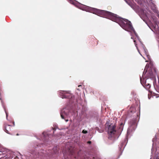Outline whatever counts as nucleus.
Segmentation results:
<instances>
[{"mask_svg": "<svg viewBox=\"0 0 159 159\" xmlns=\"http://www.w3.org/2000/svg\"><path fill=\"white\" fill-rule=\"evenodd\" d=\"M9 125H8L7 127H9Z\"/></svg>", "mask_w": 159, "mask_h": 159, "instance_id": "393cba45", "label": "nucleus"}, {"mask_svg": "<svg viewBox=\"0 0 159 159\" xmlns=\"http://www.w3.org/2000/svg\"><path fill=\"white\" fill-rule=\"evenodd\" d=\"M46 133L45 132H43L42 134V136L44 137H47L45 136V134H46Z\"/></svg>", "mask_w": 159, "mask_h": 159, "instance_id": "2eb2a0df", "label": "nucleus"}, {"mask_svg": "<svg viewBox=\"0 0 159 159\" xmlns=\"http://www.w3.org/2000/svg\"><path fill=\"white\" fill-rule=\"evenodd\" d=\"M132 7L133 8V9L136 11V12L137 13L138 12V11L136 10L137 9H138L139 8V7L138 6H136L135 7Z\"/></svg>", "mask_w": 159, "mask_h": 159, "instance_id": "9b49d317", "label": "nucleus"}, {"mask_svg": "<svg viewBox=\"0 0 159 159\" xmlns=\"http://www.w3.org/2000/svg\"><path fill=\"white\" fill-rule=\"evenodd\" d=\"M6 128H7L6 127L5 129H4L5 131L7 133V134H9L10 133H9V130H7Z\"/></svg>", "mask_w": 159, "mask_h": 159, "instance_id": "f8f14e48", "label": "nucleus"}, {"mask_svg": "<svg viewBox=\"0 0 159 159\" xmlns=\"http://www.w3.org/2000/svg\"><path fill=\"white\" fill-rule=\"evenodd\" d=\"M91 142L90 141H89L87 142V143L88 144H91Z\"/></svg>", "mask_w": 159, "mask_h": 159, "instance_id": "a211bd4d", "label": "nucleus"}, {"mask_svg": "<svg viewBox=\"0 0 159 159\" xmlns=\"http://www.w3.org/2000/svg\"><path fill=\"white\" fill-rule=\"evenodd\" d=\"M16 157H16V156H15V157H14V159L15 158H16Z\"/></svg>", "mask_w": 159, "mask_h": 159, "instance_id": "4be33fe9", "label": "nucleus"}, {"mask_svg": "<svg viewBox=\"0 0 159 159\" xmlns=\"http://www.w3.org/2000/svg\"><path fill=\"white\" fill-rule=\"evenodd\" d=\"M5 112H6V118L7 120H8L7 117H8V113H7L6 111Z\"/></svg>", "mask_w": 159, "mask_h": 159, "instance_id": "dca6fc26", "label": "nucleus"}, {"mask_svg": "<svg viewBox=\"0 0 159 159\" xmlns=\"http://www.w3.org/2000/svg\"><path fill=\"white\" fill-rule=\"evenodd\" d=\"M124 126V123H121L120 124V126L119 127V129L120 131H122L123 130Z\"/></svg>", "mask_w": 159, "mask_h": 159, "instance_id": "9d476101", "label": "nucleus"}, {"mask_svg": "<svg viewBox=\"0 0 159 159\" xmlns=\"http://www.w3.org/2000/svg\"><path fill=\"white\" fill-rule=\"evenodd\" d=\"M78 87H79L78 88H77V89L78 90H79L80 91V88H81L82 89V85H79L78 86Z\"/></svg>", "mask_w": 159, "mask_h": 159, "instance_id": "ddd939ff", "label": "nucleus"}, {"mask_svg": "<svg viewBox=\"0 0 159 159\" xmlns=\"http://www.w3.org/2000/svg\"><path fill=\"white\" fill-rule=\"evenodd\" d=\"M141 84L146 89L150 88L151 85L148 82H147L146 80H140Z\"/></svg>", "mask_w": 159, "mask_h": 159, "instance_id": "39448f33", "label": "nucleus"}, {"mask_svg": "<svg viewBox=\"0 0 159 159\" xmlns=\"http://www.w3.org/2000/svg\"><path fill=\"white\" fill-rule=\"evenodd\" d=\"M153 83L155 89L159 92V80H154Z\"/></svg>", "mask_w": 159, "mask_h": 159, "instance_id": "6e6552de", "label": "nucleus"}, {"mask_svg": "<svg viewBox=\"0 0 159 159\" xmlns=\"http://www.w3.org/2000/svg\"><path fill=\"white\" fill-rule=\"evenodd\" d=\"M93 159H95V158L94 157H93Z\"/></svg>", "mask_w": 159, "mask_h": 159, "instance_id": "bb28decb", "label": "nucleus"}, {"mask_svg": "<svg viewBox=\"0 0 159 159\" xmlns=\"http://www.w3.org/2000/svg\"><path fill=\"white\" fill-rule=\"evenodd\" d=\"M87 132H88L87 130H83L82 131V133L84 134H86Z\"/></svg>", "mask_w": 159, "mask_h": 159, "instance_id": "4468645a", "label": "nucleus"}, {"mask_svg": "<svg viewBox=\"0 0 159 159\" xmlns=\"http://www.w3.org/2000/svg\"><path fill=\"white\" fill-rule=\"evenodd\" d=\"M158 159H159V158Z\"/></svg>", "mask_w": 159, "mask_h": 159, "instance_id": "cd10ccee", "label": "nucleus"}, {"mask_svg": "<svg viewBox=\"0 0 159 159\" xmlns=\"http://www.w3.org/2000/svg\"><path fill=\"white\" fill-rule=\"evenodd\" d=\"M156 70L155 68L153 66H150L148 71V74L145 75V78L147 79H152L156 80H159V78L157 75L155 74Z\"/></svg>", "mask_w": 159, "mask_h": 159, "instance_id": "f03ea898", "label": "nucleus"}, {"mask_svg": "<svg viewBox=\"0 0 159 159\" xmlns=\"http://www.w3.org/2000/svg\"><path fill=\"white\" fill-rule=\"evenodd\" d=\"M69 113V111L66 108L63 109L60 113L61 118L65 119V121L66 122L68 121V120H66V118L68 116Z\"/></svg>", "mask_w": 159, "mask_h": 159, "instance_id": "20e7f679", "label": "nucleus"}, {"mask_svg": "<svg viewBox=\"0 0 159 159\" xmlns=\"http://www.w3.org/2000/svg\"><path fill=\"white\" fill-rule=\"evenodd\" d=\"M59 94L62 98H67L69 97L68 92L64 91H60L59 92Z\"/></svg>", "mask_w": 159, "mask_h": 159, "instance_id": "423d86ee", "label": "nucleus"}, {"mask_svg": "<svg viewBox=\"0 0 159 159\" xmlns=\"http://www.w3.org/2000/svg\"><path fill=\"white\" fill-rule=\"evenodd\" d=\"M116 126L115 125H110L108 127L107 132L109 135L108 138L112 139L114 137V135L116 132Z\"/></svg>", "mask_w": 159, "mask_h": 159, "instance_id": "7ed1b4c3", "label": "nucleus"}, {"mask_svg": "<svg viewBox=\"0 0 159 159\" xmlns=\"http://www.w3.org/2000/svg\"><path fill=\"white\" fill-rule=\"evenodd\" d=\"M68 149V152L70 155L73 156L75 159H78V157H75V148L72 147H70Z\"/></svg>", "mask_w": 159, "mask_h": 159, "instance_id": "0eeeda50", "label": "nucleus"}, {"mask_svg": "<svg viewBox=\"0 0 159 159\" xmlns=\"http://www.w3.org/2000/svg\"><path fill=\"white\" fill-rule=\"evenodd\" d=\"M19 135V134H16V135Z\"/></svg>", "mask_w": 159, "mask_h": 159, "instance_id": "b1692460", "label": "nucleus"}, {"mask_svg": "<svg viewBox=\"0 0 159 159\" xmlns=\"http://www.w3.org/2000/svg\"><path fill=\"white\" fill-rule=\"evenodd\" d=\"M102 13L107 17V18L112 20L119 23L120 25L124 30L127 31L133 30V28L130 21L125 20L124 22L121 21V19L117 16V15L110 12L107 11H102Z\"/></svg>", "mask_w": 159, "mask_h": 159, "instance_id": "f257e3e1", "label": "nucleus"}, {"mask_svg": "<svg viewBox=\"0 0 159 159\" xmlns=\"http://www.w3.org/2000/svg\"><path fill=\"white\" fill-rule=\"evenodd\" d=\"M134 43H135V44L136 46V43H135V40H134Z\"/></svg>", "mask_w": 159, "mask_h": 159, "instance_id": "6ab92c4d", "label": "nucleus"}, {"mask_svg": "<svg viewBox=\"0 0 159 159\" xmlns=\"http://www.w3.org/2000/svg\"><path fill=\"white\" fill-rule=\"evenodd\" d=\"M149 65L148 64H147L145 67L144 71L143 72V77H144V76L145 75L146 72L148 71V69H149Z\"/></svg>", "mask_w": 159, "mask_h": 159, "instance_id": "1a4fd4ad", "label": "nucleus"}, {"mask_svg": "<svg viewBox=\"0 0 159 159\" xmlns=\"http://www.w3.org/2000/svg\"><path fill=\"white\" fill-rule=\"evenodd\" d=\"M12 152L11 151V153H10L11 156V154H12Z\"/></svg>", "mask_w": 159, "mask_h": 159, "instance_id": "412c9836", "label": "nucleus"}, {"mask_svg": "<svg viewBox=\"0 0 159 159\" xmlns=\"http://www.w3.org/2000/svg\"><path fill=\"white\" fill-rule=\"evenodd\" d=\"M13 158V157H12L11 158L12 159V158Z\"/></svg>", "mask_w": 159, "mask_h": 159, "instance_id": "a878e982", "label": "nucleus"}, {"mask_svg": "<svg viewBox=\"0 0 159 159\" xmlns=\"http://www.w3.org/2000/svg\"><path fill=\"white\" fill-rule=\"evenodd\" d=\"M141 11L142 12H143V11L141 9Z\"/></svg>", "mask_w": 159, "mask_h": 159, "instance_id": "5701e85b", "label": "nucleus"}, {"mask_svg": "<svg viewBox=\"0 0 159 159\" xmlns=\"http://www.w3.org/2000/svg\"><path fill=\"white\" fill-rule=\"evenodd\" d=\"M12 123L13 124V125L14 126L15 125V124H14V122H12Z\"/></svg>", "mask_w": 159, "mask_h": 159, "instance_id": "aec40b11", "label": "nucleus"}, {"mask_svg": "<svg viewBox=\"0 0 159 159\" xmlns=\"http://www.w3.org/2000/svg\"><path fill=\"white\" fill-rule=\"evenodd\" d=\"M53 149L54 150H55V149L56 150V151L54 152V153H56L58 151V150L56 149V148H54Z\"/></svg>", "mask_w": 159, "mask_h": 159, "instance_id": "f3484780", "label": "nucleus"}]
</instances>
